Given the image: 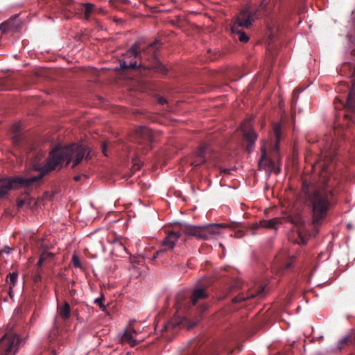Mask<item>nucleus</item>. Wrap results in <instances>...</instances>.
Returning a JSON list of instances; mask_svg holds the SVG:
<instances>
[{"instance_id": "nucleus-1", "label": "nucleus", "mask_w": 355, "mask_h": 355, "mask_svg": "<svg viewBox=\"0 0 355 355\" xmlns=\"http://www.w3.org/2000/svg\"><path fill=\"white\" fill-rule=\"evenodd\" d=\"M92 157L89 148L82 144H73L67 146H57L53 149L49 157L45 159L43 153H38L31 157L28 163V170L37 171L44 176L47 173L61 168L64 164L72 163V167L79 164L83 158Z\"/></svg>"}, {"instance_id": "nucleus-2", "label": "nucleus", "mask_w": 355, "mask_h": 355, "mask_svg": "<svg viewBox=\"0 0 355 355\" xmlns=\"http://www.w3.org/2000/svg\"><path fill=\"white\" fill-rule=\"evenodd\" d=\"M331 196L330 191L322 188L317 190L311 198L313 224H318L326 216L330 207Z\"/></svg>"}, {"instance_id": "nucleus-3", "label": "nucleus", "mask_w": 355, "mask_h": 355, "mask_svg": "<svg viewBox=\"0 0 355 355\" xmlns=\"http://www.w3.org/2000/svg\"><path fill=\"white\" fill-rule=\"evenodd\" d=\"M43 178L42 173L39 172L37 175L17 176L15 178H1V196L11 189L19 187H28L38 182Z\"/></svg>"}, {"instance_id": "nucleus-4", "label": "nucleus", "mask_w": 355, "mask_h": 355, "mask_svg": "<svg viewBox=\"0 0 355 355\" xmlns=\"http://www.w3.org/2000/svg\"><path fill=\"white\" fill-rule=\"evenodd\" d=\"M138 55L137 45L134 44L124 54V59L120 61V69L136 68L140 66L135 60Z\"/></svg>"}, {"instance_id": "nucleus-5", "label": "nucleus", "mask_w": 355, "mask_h": 355, "mask_svg": "<svg viewBox=\"0 0 355 355\" xmlns=\"http://www.w3.org/2000/svg\"><path fill=\"white\" fill-rule=\"evenodd\" d=\"M254 15L248 10L241 12L232 26V31H237V28L250 27L254 20Z\"/></svg>"}, {"instance_id": "nucleus-6", "label": "nucleus", "mask_w": 355, "mask_h": 355, "mask_svg": "<svg viewBox=\"0 0 355 355\" xmlns=\"http://www.w3.org/2000/svg\"><path fill=\"white\" fill-rule=\"evenodd\" d=\"M1 342L6 347V354L5 355H15L17 350V345L19 343V338L17 335L10 334L5 335L1 338Z\"/></svg>"}, {"instance_id": "nucleus-7", "label": "nucleus", "mask_w": 355, "mask_h": 355, "mask_svg": "<svg viewBox=\"0 0 355 355\" xmlns=\"http://www.w3.org/2000/svg\"><path fill=\"white\" fill-rule=\"evenodd\" d=\"M241 130L243 132L244 139L249 142V144L247 146V150L250 151L257 139V135L252 130L251 123L248 121H246L241 124Z\"/></svg>"}, {"instance_id": "nucleus-8", "label": "nucleus", "mask_w": 355, "mask_h": 355, "mask_svg": "<svg viewBox=\"0 0 355 355\" xmlns=\"http://www.w3.org/2000/svg\"><path fill=\"white\" fill-rule=\"evenodd\" d=\"M121 339L122 343H128L132 347L135 346L144 340L143 337L139 336L137 331L132 328L126 329Z\"/></svg>"}, {"instance_id": "nucleus-9", "label": "nucleus", "mask_w": 355, "mask_h": 355, "mask_svg": "<svg viewBox=\"0 0 355 355\" xmlns=\"http://www.w3.org/2000/svg\"><path fill=\"white\" fill-rule=\"evenodd\" d=\"M289 220L291 223L294 224L295 226V231L297 232L300 239V241H298V243L304 245L306 243V239L305 237V233H306V228L304 226V221L301 218L300 216H297L295 218H289Z\"/></svg>"}, {"instance_id": "nucleus-10", "label": "nucleus", "mask_w": 355, "mask_h": 355, "mask_svg": "<svg viewBox=\"0 0 355 355\" xmlns=\"http://www.w3.org/2000/svg\"><path fill=\"white\" fill-rule=\"evenodd\" d=\"M202 226H193L191 225H184L181 228V232L189 236H196L199 239L206 237L202 233Z\"/></svg>"}, {"instance_id": "nucleus-11", "label": "nucleus", "mask_w": 355, "mask_h": 355, "mask_svg": "<svg viewBox=\"0 0 355 355\" xmlns=\"http://www.w3.org/2000/svg\"><path fill=\"white\" fill-rule=\"evenodd\" d=\"M180 236V233L173 232L169 233L162 242L164 250H169L173 249Z\"/></svg>"}, {"instance_id": "nucleus-12", "label": "nucleus", "mask_w": 355, "mask_h": 355, "mask_svg": "<svg viewBox=\"0 0 355 355\" xmlns=\"http://www.w3.org/2000/svg\"><path fill=\"white\" fill-rule=\"evenodd\" d=\"M220 232V227L218 225L213 224L202 226V233L205 234L206 237L202 238V239L207 240L213 236L219 234Z\"/></svg>"}, {"instance_id": "nucleus-13", "label": "nucleus", "mask_w": 355, "mask_h": 355, "mask_svg": "<svg viewBox=\"0 0 355 355\" xmlns=\"http://www.w3.org/2000/svg\"><path fill=\"white\" fill-rule=\"evenodd\" d=\"M41 204V200H38L37 201H34L32 198L27 197L24 200H19L17 201V206L19 207H21L22 206L27 205L29 207L33 209L35 207H40Z\"/></svg>"}, {"instance_id": "nucleus-14", "label": "nucleus", "mask_w": 355, "mask_h": 355, "mask_svg": "<svg viewBox=\"0 0 355 355\" xmlns=\"http://www.w3.org/2000/svg\"><path fill=\"white\" fill-rule=\"evenodd\" d=\"M17 20L16 19H11L1 24V32L15 31L17 29Z\"/></svg>"}, {"instance_id": "nucleus-15", "label": "nucleus", "mask_w": 355, "mask_h": 355, "mask_svg": "<svg viewBox=\"0 0 355 355\" xmlns=\"http://www.w3.org/2000/svg\"><path fill=\"white\" fill-rule=\"evenodd\" d=\"M6 282L9 285V295L12 297V289L17 282V273L11 272L6 278Z\"/></svg>"}, {"instance_id": "nucleus-16", "label": "nucleus", "mask_w": 355, "mask_h": 355, "mask_svg": "<svg viewBox=\"0 0 355 355\" xmlns=\"http://www.w3.org/2000/svg\"><path fill=\"white\" fill-rule=\"evenodd\" d=\"M205 162V148H202L196 153V159L191 162V165L196 166Z\"/></svg>"}, {"instance_id": "nucleus-17", "label": "nucleus", "mask_w": 355, "mask_h": 355, "mask_svg": "<svg viewBox=\"0 0 355 355\" xmlns=\"http://www.w3.org/2000/svg\"><path fill=\"white\" fill-rule=\"evenodd\" d=\"M207 295L205 291L202 288H198L193 291L192 295V303L196 304L198 300L207 297Z\"/></svg>"}, {"instance_id": "nucleus-18", "label": "nucleus", "mask_w": 355, "mask_h": 355, "mask_svg": "<svg viewBox=\"0 0 355 355\" xmlns=\"http://www.w3.org/2000/svg\"><path fill=\"white\" fill-rule=\"evenodd\" d=\"M282 223L281 219L275 218L268 220H263L261 223V226L266 228H274L276 229L277 225Z\"/></svg>"}, {"instance_id": "nucleus-19", "label": "nucleus", "mask_w": 355, "mask_h": 355, "mask_svg": "<svg viewBox=\"0 0 355 355\" xmlns=\"http://www.w3.org/2000/svg\"><path fill=\"white\" fill-rule=\"evenodd\" d=\"M59 314L62 317V318L66 320L69 318L71 315V309L70 306L68 303H64L62 307L59 308Z\"/></svg>"}, {"instance_id": "nucleus-20", "label": "nucleus", "mask_w": 355, "mask_h": 355, "mask_svg": "<svg viewBox=\"0 0 355 355\" xmlns=\"http://www.w3.org/2000/svg\"><path fill=\"white\" fill-rule=\"evenodd\" d=\"M261 157L260 161L259 162V165L260 168L265 167V162L267 160V150H266V141H263V145L261 148Z\"/></svg>"}, {"instance_id": "nucleus-21", "label": "nucleus", "mask_w": 355, "mask_h": 355, "mask_svg": "<svg viewBox=\"0 0 355 355\" xmlns=\"http://www.w3.org/2000/svg\"><path fill=\"white\" fill-rule=\"evenodd\" d=\"M263 290H264L263 287H262L261 288H259V290L256 293H253L248 295L245 298L236 297L234 299V302H240L241 300H245L246 299H250V298H252V297H255L259 296V295H261L262 294V293L263 292Z\"/></svg>"}, {"instance_id": "nucleus-22", "label": "nucleus", "mask_w": 355, "mask_h": 355, "mask_svg": "<svg viewBox=\"0 0 355 355\" xmlns=\"http://www.w3.org/2000/svg\"><path fill=\"white\" fill-rule=\"evenodd\" d=\"M347 105L349 107L355 106V85H354L349 94Z\"/></svg>"}, {"instance_id": "nucleus-23", "label": "nucleus", "mask_w": 355, "mask_h": 355, "mask_svg": "<svg viewBox=\"0 0 355 355\" xmlns=\"http://www.w3.org/2000/svg\"><path fill=\"white\" fill-rule=\"evenodd\" d=\"M233 33L238 35V39L239 41L242 42H247L249 40L248 36L243 31L239 30V28H237V31H232Z\"/></svg>"}, {"instance_id": "nucleus-24", "label": "nucleus", "mask_w": 355, "mask_h": 355, "mask_svg": "<svg viewBox=\"0 0 355 355\" xmlns=\"http://www.w3.org/2000/svg\"><path fill=\"white\" fill-rule=\"evenodd\" d=\"M180 324L181 321L180 320L169 321L167 324H165L164 329L167 331H170L174 329L175 327L180 325Z\"/></svg>"}, {"instance_id": "nucleus-25", "label": "nucleus", "mask_w": 355, "mask_h": 355, "mask_svg": "<svg viewBox=\"0 0 355 355\" xmlns=\"http://www.w3.org/2000/svg\"><path fill=\"white\" fill-rule=\"evenodd\" d=\"M50 257H53V254L52 253H50V252H43L40 257V259L37 262V266L39 267H41L42 265V263L44 261H45L46 259L50 258Z\"/></svg>"}, {"instance_id": "nucleus-26", "label": "nucleus", "mask_w": 355, "mask_h": 355, "mask_svg": "<svg viewBox=\"0 0 355 355\" xmlns=\"http://www.w3.org/2000/svg\"><path fill=\"white\" fill-rule=\"evenodd\" d=\"M273 131L275 135L276 139L278 141L279 140L280 136H281V125L279 123L274 124Z\"/></svg>"}, {"instance_id": "nucleus-27", "label": "nucleus", "mask_w": 355, "mask_h": 355, "mask_svg": "<svg viewBox=\"0 0 355 355\" xmlns=\"http://www.w3.org/2000/svg\"><path fill=\"white\" fill-rule=\"evenodd\" d=\"M71 261L74 267L82 268L81 263L77 254H74L72 255Z\"/></svg>"}, {"instance_id": "nucleus-28", "label": "nucleus", "mask_w": 355, "mask_h": 355, "mask_svg": "<svg viewBox=\"0 0 355 355\" xmlns=\"http://www.w3.org/2000/svg\"><path fill=\"white\" fill-rule=\"evenodd\" d=\"M104 300H105L104 297H103V296H101V297H98V298H96V299L95 300V301H94V302H95L96 304H97L99 306L100 309H101V310H103V311H105V309H106L105 306V305H104V304H103Z\"/></svg>"}, {"instance_id": "nucleus-29", "label": "nucleus", "mask_w": 355, "mask_h": 355, "mask_svg": "<svg viewBox=\"0 0 355 355\" xmlns=\"http://www.w3.org/2000/svg\"><path fill=\"white\" fill-rule=\"evenodd\" d=\"M349 338V336H345L343 338H342L338 342V348L340 349L342 347L343 345L346 344L348 342Z\"/></svg>"}, {"instance_id": "nucleus-30", "label": "nucleus", "mask_w": 355, "mask_h": 355, "mask_svg": "<svg viewBox=\"0 0 355 355\" xmlns=\"http://www.w3.org/2000/svg\"><path fill=\"white\" fill-rule=\"evenodd\" d=\"M85 12L87 15L91 12L92 10V5L90 3H86L85 5Z\"/></svg>"}, {"instance_id": "nucleus-31", "label": "nucleus", "mask_w": 355, "mask_h": 355, "mask_svg": "<svg viewBox=\"0 0 355 355\" xmlns=\"http://www.w3.org/2000/svg\"><path fill=\"white\" fill-rule=\"evenodd\" d=\"M12 250V249L8 246V245H5L3 247V249H1V252H6V254H9L10 252V251Z\"/></svg>"}, {"instance_id": "nucleus-32", "label": "nucleus", "mask_w": 355, "mask_h": 355, "mask_svg": "<svg viewBox=\"0 0 355 355\" xmlns=\"http://www.w3.org/2000/svg\"><path fill=\"white\" fill-rule=\"evenodd\" d=\"M51 198H52L51 194H50L49 193H45L43 196V199H45V200H51Z\"/></svg>"}, {"instance_id": "nucleus-33", "label": "nucleus", "mask_w": 355, "mask_h": 355, "mask_svg": "<svg viewBox=\"0 0 355 355\" xmlns=\"http://www.w3.org/2000/svg\"><path fill=\"white\" fill-rule=\"evenodd\" d=\"M132 167L135 171H137L141 168V164L139 163L135 162Z\"/></svg>"}, {"instance_id": "nucleus-34", "label": "nucleus", "mask_w": 355, "mask_h": 355, "mask_svg": "<svg viewBox=\"0 0 355 355\" xmlns=\"http://www.w3.org/2000/svg\"><path fill=\"white\" fill-rule=\"evenodd\" d=\"M106 150H107V146L105 144H103V146H102V151L103 153V154L107 156V154H106Z\"/></svg>"}, {"instance_id": "nucleus-35", "label": "nucleus", "mask_w": 355, "mask_h": 355, "mask_svg": "<svg viewBox=\"0 0 355 355\" xmlns=\"http://www.w3.org/2000/svg\"><path fill=\"white\" fill-rule=\"evenodd\" d=\"M158 101L160 104H164L166 102V99L163 98H159L158 99Z\"/></svg>"}, {"instance_id": "nucleus-36", "label": "nucleus", "mask_w": 355, "mask_h": 355, "mask_svg": "<svg viewBox=\"0 0 355 355\" xmlns=\"http://www.w3.org/2000/svg\"><path fill=\"white\" fill-rule=\"evenodd\" d=\"M274 149H275V150H279V146H278V144H277V143L275 144V147H274Z\"/></svg>"}, {"instance_id": "nucleus-37", "label": "nucleus", "mask_w": 355, "mask_h": 355, "mask_svg": "<svg viewBox=\"0 0 355 355\" xmlns=\"http://www.w3.org/2000/svg\"><path fill=\"white\" fill-rule=\"evenodd\" d=\"M222 171L224 172V173H229L230 169L225 168Z\"/></svg>"}, {"instance_id": "nucleus-38", "label": "nucleus", "mask_w": 355, "mask_h": 355, "mask_svg": "<svg viewBox=\"0 0 355 355\" xmlns=\"http://www.w3.org/2000/svg\"><path fill=\"white\" fill-rule=\"evenodd\" d=\"M14 128H15V131H17L19 128V124H17L16 127H14Z\"/></svg>"}, {"instance_id": "nucleus-39", "label": "nucleus", "mask_w": 355, "mask_h": 355, "mask_svg": "<svg viewBox=\"0 0 355 355\" xmlns=\"http://www.w3.org/2000/svg\"><path fill=\"white\" fill-rule=\"evenodd\" d=\"M195 324H196L194 323V324H193L190 325V326L188 327V329H191V327H193V326H195Z\"/></svg>"}, {"instance_id": "nucleus-40", "label": "nucleus", "mask_w": 355, "mask_h": 355, "mask_svg": "<svg viewBox=\"0 0 355 355\" xmlns=\"http://www.w3.org/2000/svg\"><path fill=\"white\" fill-rule=\"evenodd\" d=\"M114 243H116V244L119 243V244H120V245H121V243H120V242H119V241H115L114 242Z\"/></svg>"}, {"instance_id": "nucleus-41", "label": "nucleus", "mask_w": 355, "mask_h": 355, "mask_svg": "<svg viewBox=\"0 0 355 355\" xmlns=\"http://www.w3.org/2000/svg\"><path fill=\"white\" fill-rule=\"evenodd\" d=\"M144 130L145 132H148V129L144 128Z\"/></svg>"}, {"instance_id": "nucleus-42", "label": "nucleus", "mask_w": 355, "mask_h": 355, "mask_svg": "<svg viewBox=\"0 0 355 355\" xmlns=\"http://www.w3.org/2000/svg\"><path fill=\"white\" fill-rule=\"evenodd\" d=\"M286 268H289V267H290V264H288H288H286Z\"/></svg>"}, {"instance_id": "nucleus-43", "label": "nucleus", "mask_w": 355, "mask_h": 355, "mask_svg": "<svg viewBox=\"0 0 355 355\" xmlns=\"http://www.w3.org/2000/svg\"><path fill=\"white\" fill-rule=\"evenodd\" d=\"M153 45H154V44L152 43L150 44V46H153Z\"/></svg>"}]
</instances>
